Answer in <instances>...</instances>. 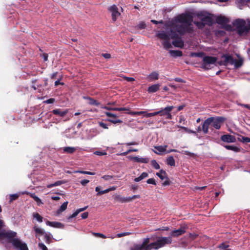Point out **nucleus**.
Listing matches in <instances>:
<instances>
[{"instance_id": "obj_16", "label": "nucleus", "mask_w": 250, "mask_h": 250, "mask_svg": "<svg viewBox=\"0 0 250 250\" xmlns=\"http://www.w3.org/2000/svg\"><path fill=\"white\" fill-rule=\"evenodd\" d=\"M51 112L54 115H58L61 117H63L67 114L68 112V109H66L62 110V109L57 108L53 109Z\"/></svg>"}, {"instance_id": "obj_41", "label": "nucleus", "mask_w": 250, "mask_h": 250, "mask_svg": "<svg viewBox=\"0 0 250 250\" xmlns=\"http://www.w3.org/2000/svg\"><path fill=\"white\" fill-rule=\"evenodd\" d=\"M137 151H138V149H136V148H130V149H129L127 151H126L125 152H122V153H120V155H121V156H125V155H126L127 154H128V153H129L130 152H137Z\"/></svg>"}, {"instance_id": "obj_54", "label": "nucleus", "mask_w": 250, "mask_h": 250, "mask_svg": "<svg viewBox=\"0 0 250 250\" xmlns=\"http://www.w3.org/2000/svg\"><path fill=\"white\" fill-rule=\"evenodd\" d=\"M146 183L147 184H152V185H156V183L155 180V179L154 178L148 179L146 181Z\"/></svg>"}, {"instance_id": "obj_59", "label": "nucleus", "mask_w": 250, "mask_h": 250, "mask_svg": "<svg viewBox=\"0 0 250 250\" xmlns=\"http://www.w3.org/2000/svg\"><path fill=\"white\" fill-rule=\"evenodd\" d=\"M99 125L100 126H101V127H102L104 129H108V128L107 125L103 122H99Z\"/></svg>"}, {"instance_id": "obj_45", "label": "nucleus", "mask_w": 250, "mask_h": 250, "mask_svg": "<svg viewBox=\"0 0 250 250\" xmlns=\"http://www.w3.org/2000/svg\"><path fill=\"white\" fill-rule=\"evenodd\" d=\"M19 197L18 194H14L10 195L9 202L11 203L13 201L17 200Z\"/></svg>"}, {"instance_id": "obj_42", "label": "nucleus", "mask_w": 250, "mask_h": 250, "mask_svg": "<svg viewBox=\"0 0 250 250\" xmlns=\"http://www.w3.org/2000/svg\"><path fill=\"white\" fill-rule=\"evenodd\" d=\"M67 204L68 202H64L60 207L59 209H58V211L60 212L65 210L67 208Z\"/></svg>"}, {"instance_id": "obj_40", "label": "nucleus", "mask_w": 250, "mask_h": 250, "mask_svg": "<svg viewBox=\"0 0 250 250\" xmlns=\"http://www.w3.org/2000/svg\"><path fill=\"white\" fill-rule=\"evenodd\" d=\"M43 235L45 243L48 244H50L51 242L52 238L50 235L46 233L45 232Z\"/></svg>"}, {"instance_id": "obj_2", "label": "nucleus", "mask_w": 250, "mask_h": 250, "mask_svg": "<svg viewBox=\"0 0 250 250\" xmlns=\"http://www.w3.org/2000/svg\"><path fill=\"white\" fill-rule=\"evenodd\" d=\"M175 21L182 23L175 26L176 30L180 35L182 36L187 33H191L193 32L192 24L194 22L193 18L190 13H185L178 15L175 17Z\"/></svg>"}, {"instance_id": "obj_48", "label": "nucleus", "mask_w": 250, "mask_h": 250, "mask_svg": "<svg viewBox=\"0 0 250 250\" xmlns=\"http://www.w3.org/2000/svg\"><path fill=\"white\" fill-rule=\"evenodd\" d=\"M131 234H132V233L131 232H129L120 233H118L117 234L116 237H118V238H120V237H123V236H125L130 235Z\"/></svg>"}, {"instance_id": "obj_28", "label": "nucleus", "mask_w": 250, "mask_h": 250, "mask_svg": "<svg viewBox=\"0 0 250 250\" xmlns=\"http://www.w3.org/2000/svg\"><path fill=\"white\" fill-rule=\"evenodd\" d=\"M167 34L169 35V37L172 39H176L180 37L179 35L172 29H170Z\"/></svg>"}, {"instance_id": "obj_4", "label": "nucleus", "mask_w": 250, "mask_h": 250, "mask_svg": "<svg viewBox=\"0 0 250 250\" xmlns=\"http://www.w3.org/2000/svg\"><path fill=\"white\" fill-rule=\"evenodd\" d=\"M246 24V21L243 19H238L234 21L233 25L236 27L237 33L239 35L248 33V27Z\"/></svg>"}, {"instance_id": "obj_6", "label": "nucleus", "mask_w": 250, "mask_h": 250, "mask_svg": "<svg viewBox=\"0 0 250 250\" xmlns=\"http://www.w3.org/2000/svg\"><path fill=\"white\" fill-rule=\"evenodd\" d=\"M156 36L161 40H163L162 43L165 49H168L172 47L171 44L169 42L170 38L167 33L164 31H159L156 34Z\"/></svg>"}, {"instance_id": "obj_58", "label": "nucleus", "mask_w": 250, "mask_h": 250, "mask_svg": "<svg viewBox=\"0 0 250 250\" xmlns=\"http://www.w3.org/2000/svg\"><path fill=\"white\" fill-rule=\"evenodd\" d=\"M105 114L107 117H113V118H115L117 117V116L116 114L109 112H105Z\"/></svg>"}, {"instance_id": "obj_22", "label": "nucleus", "mask_w": 250, "mask_h": 250, "mask_svg": "<svg viewBox=\"0 0 250 250\" xmlns=\"http://www.w3.org/2000/svg\"><path fill=\"white\" fill-rule=\"evenodd\" d=\"M159 75L157 72L153 71L147 76V78L149 81L157 80L159 79Z\"/></svg>"}, {"instance_id": "obj_10", "label": "nucleus", "mask_w": 250, "mask_h": 250, "mask_svg": "<svg viewBox=\"0 0 250 250\" xmlns=\"http://www.w3.org/2000/svg\"><path fill=\"white\" fill-rule=\"evenodd\" d=\"M156 175L162 180L166 179V180L162 183V185L163 186H168L170 184V181L167 177V174L164 170L161 169L159 172H157Z\"/></svg>"}, {"instance_id": "obj_49", "label": "nucleus", "mask_w": 250, "mask_h": 250, "mask_svg": "<svg viewBox=\"0 0 250 250\" xmlns=\"http://www.w3.org/2000/svg\"><path fill=\"white\" fill-rule=\"evenodd\" d=\"M107 121H108L109 122H111L114 124H117V123H120V124H121L123 123V121L121 120H120V119H118V120H112V119H107L106 120Z\"/></svg>"}, {"instance_id": "obj_35", "label": "nucleus", "mask_w": 250, "mask_h": 250, "mask_svg": "<svg viewBox=\"0 0 250 250\" xmlns=\"http://www.w3.org/2000/svg\"><path fill=\"white\" fill-rule=\"evenodd\" d=\"M100 189H101V187H100V186H97L95 188V190H96V191L97 192V196H100L102 194H104L108 192L107 189H105L104 190H102V191H100Z\"/></svg>"}, {"instance_id": "obj_9", "label": "nucleus", "mask_w": 250, "mask_h": 250, "mask_svg": "<svg viewBox=\"0 0 250 250\" xmlns=\"http://www.w3.org/2000/svg\"><path fill=\"white\" fill-rule=\"evenodd\" d=\"M174 108V106H167L165 108H162L160 110V116L165 117L167 120H171L172 118L171 111Z\"/></svg>"}, {"instance_id": "obj_63", "label": "nucleus", "mask_w": 250, "mask_h": 250, "mask_svg": "<svg viewBox=\"0 0 250 250\" xmlns=\"http://www.w3.org/2000/svg\"><path fill=\"white\" fill-rule=\"evenodd\" d=\"M89 182V180H86V179L83 180H82V181L80 182L81 184L83 186H86V185L87 184H88Z\"/></svg>"}, {"instance_id": "obj_15", "label": "nucleus", "mask_w": 250, "mask_h": 250, "mask_svg": "<svg viewBox=\"0 0 250 250\" xmlns=\"http://www.w3.org/2000/svg\"><path fill=\"white\" fill-rule=\"evenodd\" d=\"M221 140L226 143H235L236 141L235 137L230 134H225L221 136Z\"/></svg>"}, {"instance_id": "obj_34", "label": "nucleus", "mask_w": 250, "mask_h": 250, "mask_svg": "<svg viewBox=\"0 0 250 250\" xmlns=\"http://www.w3.org/2000/svg\"><path fill=\"white\" fill-rule=\"evenodd\" d=\"M30 196L37 202L38 206H40V205L42 204L40 198L37 196L35 193H30Z\"/></svg>"}, {"instance_id": "obj_31", "label": "nucleus", "mask_w": 250, "mask_h": 250, "mask_svg": "<svg viewBox=\"0 0 250 250\" xmlns=\"http://www.w3.org/2000/svg\"><path fill=\"white\" fill-rule=\"evenodd\" d=\"M169 53L172 56L174 57H181L183 55V53L180 50H170Z\"/></svg>"}, {"instance_id": "obj_39", "label": "nucleus", "mask_w": 250, "mask_h": 250, "mask_svg": "<svg viewBox=\"0 0 250 250\" xmlns=\"http://www.w3.org/2000/svg\"><path fill=\"white\" fill-rule=\"evenodd\" d=\"M33 216L34 218H35L39 222H42V217L41 216L39 213L38 212L34 213L33 214Z\"/></svg>"}, {"instance_id": "obj_5", "label": "nucleus", "mask_w": 250, "mask_h": 250, "mask_svg": "<svg viewBox=\"0 0 250 250\" xmlns=\"http://www.w3.org/2000/svg\"><path fill=\"white\" fill-rule=\"evenodd\" d=\"M193 23L198 29L202 30L204 28L206 25L209 26H212L214 23V21L211 16L208 15L207 17L202 18V20L200 21H195Z\"/></svg>"}, {"instance_id": "obj_61", "label": "nucleus", "mask_w": 250, "mask_h": 250, "mask_svg": "<svg viewBox=\"0 0 250 250\" xmlns=\"http://www.w3.org/2000/svg\"><path fill=\"white\" fill-rule=\"evenodd\" d=\"M127 146L138 145L139 143L137 142L133 141L131 142L126 143L125 144Z\"/></svg>"}, {"instance_id": "obj_53", "label": "nucleus", "mask_w": 250, "mask_h": 250, "mask_svg": "<svg viewBox=\"0 0 250 250\" xmlns=\"http://www.w3.org/2000/svg\"><path fill=\"white\" fill-rule=\"evenodd\" d=\"M113 111H127L129 109L125 108V107H114Z\"/></svg>"}, {"instance_id": "obj_14", "label": "nucleus", "mask_w": 250, "mask_h": 250, "mask_svg": "<svg viewBox=\"0 0 250 250\" xmlns=\"http://www.w3.org/2000/svg\"><path fill=\"white\" fill-rule=\"evenodd\" d=\"M222 58H224L223 65L227 66L229 64H233L234 62V59L232 56L229 54H223L222 56Z\"/></svg>"}, {"instance_id": "obj_46", "label": "nucleus", "mask_w": 250, "mask_h": 250, "mask_svg": "<svg viewBox=\"0 0 250 250\" xmlns=\"http://www.w3.org/2000/svg\"><path fill=\"white\" fill-rule=\"evenodd\" d=\"M75 172L80 173H82V174H88V175H94L95 174V172L87 171H83V170L76 171Z\"/></svg>"}, {"instance_id": "obj_26", "label": "nucleus", "mask_w": 250, "mask_h": 250, "mask_svg": "<svg viewBox=\"0 0 250 250\" xmlns=\"http://www.w3.org/2000/svg\"><path fill=\"white\" fill-rule=\"evenodd\" d=\"M128 114L131 115H144L145 117L148 118L146 115L147 114H149L147 111H131Z\"/></svg>"}, {"instance_id": "obj_30", "label": "nucleus", "mask_w": 250, "mask_h": 250, "mask_svg": "<svg viewBox=\"0 0 250 250\" xmlns=\"http://www.w3.org/2000/svg\"><path fill=\"white\" fill-rule=\"evenodd\" d=\"M224 147L228 150H231L235 152H239L240 151L239 147L234 146L224 145Z\"/></svg>"}, {"instance_id": "obj_17", "label": "nucleus", "mask_w": 250, "mask_h": 250, "mask_svg": "<svg viewBox=\"0 0 250 250\" xmlns=\"http://www.w3.org/2000/svg\"><path fill=\"white\" fill-rule=\"evenodd\" d=\"M229 22V21L228 18L221 15L218 16L216 19V22L221 25L224 26Z\"/></svg>"}, {"instance_id": "obj_56", "label": "nucleus", "mask_w": 250, "mask_h": 250, "mask_svg": "<svg viewBox=\"0 0 250 250\" xmlns=\"http://www.w3.org/2000/svg\"><path fill=\"white\" fill-rule=\"evenodd\" d=\"M38 246L40 249H42V250H48V249L46 246L42 243H39Z\"/></svg>"}, {"instance_id": "obj_37", "label": "nucleus", "mask_w": 250, "mask_h": 250, "mask_svg": "<svg viewBox=\"0 0 250 250\" xmlns=\"http://www.w3.org/2000/svg\"><path fill=\"white\" fill-rule=\"evenodd\" d=\"M167 147V145L159 146H155V148L160 152H163L166 150Z\"/></svg>"}, {"instance_id": "obj_20", "label": "nucleus", "mask_w": 250, "mask_h": 250, "mask_svg": "<svg viewBox=\"0 0 250 250\" xmlns=\"http://www.w3.org/2000/svg\"><path fill=\"white\" fill-rule=\"evenodd\" d=\"M161 85L159 83L153 84L148 87L147 92L149 93H153L159 90Z\"/></svg>"}, {"instance_id": "obj_7", "label": "nucleus", "mask_w": 250, "mask_h": 250, "mask_svg": "<svg viewBox=\"0 0 250 250\" xmlns=\"http://www.w3.org/2000/svg\"><path fill=\"white\" fill-rule=\"evenodd\" d=\"M140 197H141L140 195H134L132 196L128 197H123L121 195L117 194H115L113 195V198L115 201L121 203H129L136 199H139Z\"/></svg>"}, {"instance_id": "obj_51", "label": "nucleus", "mask_w": 250, "mask_h": 250, "mask_svg": "<svg viewBox=\"0 0 250 250\" xmlns=\"http://www.w3.org/2000/svg\"><path fill=\"white\" fill-rule=\"evenodd\" d=\"M35 231L36 233L41 235H43L45 233L44 231L39 228H35Z\"/></svg>"}, {"instance_id": "obj_13", "label": "nucleus", "mask_w": 250, "mask_h": 250, "mask_svg": "<svg viewBox=\"0 0 250 250\" xmlns=\"http://www.w3.org/2000/svg\"><path fill=\"white\" fill-rule=\"evenodd\" d=\"M12 244L16 248H19L21 250H27V246L26 244L22 243L18 239L13 238Z\"/></svg>"}, {"instance_id": "obj_44", "label": "nucleus", "mask_w": 250, "mask_h": 250, "mask_svg": "<svg viewBox=\"0 0 250 250\" xmlns=\"http://www.w3.org/2000/svg\"><path fill=\"white\" fill-rule=\"evenodd\" d=\"M151 164L152 166L156 169H159L160 168L159 165L155 160H152L151 161Z\"/></svg>"}, {"instance_id": "obj_38", "label": "nucleus", "mask_w": 250, "mask_h": 250, "mask_svg": "<svg viewBox=\"0 0 250 250\" xmlns=\"http://www.w3.org/2000/svg\"><path fill=\"white\" fill-rule=\"evenodd\" d=\"M205 53L204 52H192L191 53L190 56L193 57H200L202 58L204 56Z\"/></svg>"}, {"instance_id": "obj_23", "label": "nucleus", "mask_w": 250, "mask_h": 250, "mask_svg": "<svg viewBox=\"0 0 250 250\" xmlns=\"http://www.w3.org/2000/svg\"><path fill=\"white\" fill-rule=\"evenodd\" d=\"M46 225L52 227L57 228H62L63 226L61 223L57 222H50L49 221H47Z\"/></svg>"}, {"instance_id": "obj_24", "label": "nucleus", "mask_w": 250, "mask_h": 250, "mask_svg": "<svg viewBox=\"0 0 250 250\" xmlns=\"http://www.w3.org/2000/svg\"><path fill=\"white\" fill-rule=\"evenodd\" d=\"M87 208L88 206H86L84 208H80L77 209L76 211L74 213H73L72 215H70L67 219L68 220H70L73 218L75 217L80 212L85 210Z\"/></svg>"}, {"instance_id": "obj_64", "label": "nucleus", "mask_w": 250, "mask_h": 250, "mask_svg": "<svg viewBox=\"0 0 250 250\" xmlns=\"http://www.w3.org/2000/svg\"><path fill=\"white\" fill-rule=\"evenodd\" d=\"M88 212H84L83 213L81 214V217L82 219H86L88 217Z\"/></svg>"}, {"instance_id": "obj_1", "label": "nucleus", "mask_w": 250, "mask_h": 250, "mask_svg": "<svg viewBox=\"0 0 250 250\" xmlns=\"http://www.w3.org/2000/svg\"><path fill=\"white\" fill-rule=\"evenodd\" d=\"M172 243L171 237H161L152 243H150V238L144 239L142 244H134L130 248V250H151L152 249L158 250L164 247L167 244Z\"/></svg>"}, {"instance_id": "obj_60", "label": "nucleus", "mask_w": 250, "mask_h": 250, "mask_svg": "<svg viewBox=\"0 0 250 250\" xmlns=\"http://www.w3.org/2000/svg\"><path fill=\"white\" fill-rule=\"evenodd\" d=\"M113 177L111 175H104L102 177V178L106 181L110 180Z\"/></svg>"}, {"instance_id": "obj_55", "label": "nucleus", "mask_w": 250, "mask_h": 250, "mask_svg": "<svg viewBox=\"0 0 250 250\" xmlns=\"http://www.w3.org/2000/svg\"><path fill=\"white\" fill-rule=\"evenodd\" d=\"M93 234H94V236L98 237H100V238H104V239L106 238V236L103 233H94Z\"/></svg>"}, {"instance_id": "obj_19", "label": "nucleus", "mask_w": 250, "mask_h": 250, "mask_svg": "<svg viewBox=\"0 0 250 250\" xmlns=\"http://www.w3.org/2000/svg\"><path fill=\"white\" fill-rule=\"evenodd\" d=\"M172 44L175 47L180 48H183L184 45V42L182 41L181 37L174 39V40L172 42Z\"/></svg>"}, {"instance_id": "obj_36", "label": "nucleus", "mask_w": 250, "mask_h": 250, "mask_svg": "<svg viewBox=\"0 0 250 250\" xmlns=\"http://www.w3.org/2000/svg\"><path fill=\"white\" fill-rule=\"evenodd\" d=\"M238 141L243 143H248L250 142V138L243 136H240L238 138Z\"/></svg>"}, {"instance_id": "obj_12", "label": "nucleus", "mask_w": 250, "mask_h": 250, "mask_svg": "<svg viewBox=\"0 0 250 250\" xmlns=\"http://www.w3.org/2000/svg\"><path fill=\"white\" fill-rule=\"evenodd\" d=\"M108 10L111 13L112 20L113 21H116L117 17L121 15L118 11L117 6L116 5H113L108 8Z\"/></svg>"}, {"instance_id": "obj_62", "label": "nucleus", "mask_w": 250, "mask_h": 250, "mask_svg": "<svg viewBox=\"0 0 250 250\" xmlns=\"http://www.w3.org/2000/svg\"><path fill=\"white\" fill-rule=\"evenodd\" d=\"M55 102V99L50 98L44 102L46 104H52Z\"/></svg>"}, {"instance_id": "obj_18", "label": "nucleus", "mask_w": 250, "mask_h": 250, "mask_svg": "<svg viewBox=\"0 0 250 250\" xmlns=\"http://www.w3.org/2000/svg\"><path fill=\"white\" fill-rule=\"evenodd\" d=\"M186 230L185 229V228H181L172 231L171 232L170 235L172 237H176L184 234Z\"/></svg>"}, {"instance_id": "obj_25", "label": "nucleus", "mask_w": 250, "mask_h": 250, "mask_svg": "<svg viewBox=\"0 0 250 250\" xmlns=\"http://www.w3.org/2000/svg\"><path fill=\"white\" fill-rule=\"evenodd\" d=\"M65 183H66V182L64 180L57 181L55 182L54 183L47 185L46 186V188H50L54 187L60 186L62 184H65Z\"/></svg>"}, {"instance_id": "obj_11", "label": "nucleus", "mask_w": 250, "mask_h": 250, "mask_svg": "<svg viewBox=\"0 0 250 250\" xmlns=\"http://www.w3.org/2000/svg\"><path fill=\"white\" fill-rule=\"evenodd\" d=\"M16 232L11 230H5L2 229L0 231V238H4L8 239H13L16 236Z\"/></svg>"}, {"instance_id": "obj_21", "label": "nucleus", "mask_w": 250, "mask_h": 250, "mask_svg": "<svg viewBox=\"0 0 250 250\" xmlns=\"http://www.w3.org/2000/svg\"><path fill=\"white\" fill-rule=\"evenodd\" d=\"M131 159L137 163L146 164L149 162V159L148 158H142L137 156L132 157H131Z\"/></svg>"}, {"instance_id": "obj_47", "label": "nucleus", "mask_w": 250, "mask_h": 250, "mask_svg": "<svg viewBox=\"0 0 250 250\" xmlns=\"http://www.w3.org/2000/svg\"><path fill=\"white\" fill-rule=\"evenodd\" d=\"M196 16L197 18L200 20H202V18H204L206 17H207L208 15L204 14L202 12H199L197 13Z\"/></svg>"}, {"instance_id": "obj_27", "label": "nucleus", "mask_w": 250, "mask_h": 250, "mask_svg": "<svg viewBox=\"0 0 250 250\" xmlns=\"http://www.w3.org/2000/svg\"><path fill=\"white\" fill-rule=\"evenodd\" d=\"M84 98L85 99H87L89 100L88 104L90 105H95L98 106L100 104V103L98 102L97 101L89 97H84Z\"/></svg>"}, {"instance_id": "obj_57", "label": "nucleus", "mask_w": 250, "mask_h": 250, "mask_svg": "<svg viewBox=\"0 0 250 250\" xmlns=\"http://www.w3.org/2000/svg\"><path fill=\"white\" fill-rule=\"evenodd\" d=\"M178 127L179 128H180L181 129H184L185 131L186 132H188V133H195V132L194 131H191V130H189L187 127H184V126H180V125H178Z\"/></svg>"}, {"instance_id": "obj_32", "label": "nucleus", "mask_w": 250, "mask_h": 250, "mask_svg": "<svg viewBox=\"0 0 250 250\" xmlns=\"http://www.w3.org/2000/svg\"><path fill=\"white\" fill-rule=\"evenodd\" d=\"M76 148L74 147L67 146L63 148V152L69 154H72L74 153L76 150Z\"/></svg>"}, {"instance_id": "obj_8", "label": "nucleus", "mask_w": 250, "mask_h": 250, "mask_svg": "<svg viewBox=\"0 0 250 250\" xmlns=\"http://www.w3.org/2000/svg\"><path fill=\"white\" fill-rule=\"evenodd\" d=\"M217 60L215 57L207 56L204 57L203 59L202 67L206 69L210 68V65L214 64Z\"/></svg>"}, {"instance_id": "obj_50", "label": "nucleus", "mask_w": 250, "mask_h": 250, "mask_svg": "<svg viewBox=\"0 0 250 250\" xmlns=\"http://www.w3.org/2000/svg\"><path fill=\"white\" fill-rule=\"evenodd\" d=\"M156 115L160 116V110L158 111L154 112H152V113H149V114H147L146 116L147 117H150L155 116Z\"/></svg>"}, {"instance_id": "obj_52", "label": "nucleus", "mask_w": 250, "mask_h": 250, "mask_svg": "<svg viewBox=\"0 0 250 250\" xmlns=\"http://www.w3.org/2000/svg\"><path fill=\"white\" fill-rule=\"evenodd\" d=\"M94 154L98 156H103L107 154V153L104 151H96L94 152Z\"/></svg>"}, {"instance_id": "obj_43", "label": "nucleus", "mask_w": 250, "mask_h": 250, "mask_svg": "<svg viewBox=\"0 0 250 250\" xmlns=\"http://www.w3.org/2000/svg\"><path fill=\"white\" fill-rule=\"evenodd\" d=\"M243 64V61L242 60H237L236 59H234V62L233 64H234V66L236 68L240 67Z\"/></svg>"}, {"instance_id": "obj_3", "label": "nucleus", "mask_w": 250, "mask_h": 250, "mask_svg": "<svg viewBox=\"0 0 250 250\" xmlns=\"http://www.w3.org/2000/svg\"><path fill=\"white\" fill-rule=\"evenodd\" d=\"M226 121V118L222 116L210 117L207 118L202 124V130L204 133L207 134L210 127L219 129Z\"/></svg>"}, {"instance_id": "obj_33", "label": "nucleus", "mask_w": 250, "mask_h": 250, "mask_svg": "<svg viewBox=\"0 0 250 250\" xmlns=\"http://www.w3.org/2000/svg\"><path fill=\"white\" fill-rule=\"evenodd\" d=\"M146 27V25L145 21H141L134 27L135 30L144 29Z\"/></svg>"}, {"instance_id": "obj_29", "label": "nucleus", "mask_w": 250, "mask_h": 250, "mask_svg": "<svg viewBox=\"0 0 250 250\" xmlns=\"http://www.w3.org/2000/svg\"><path fill=\"white\" fill-rule=\"evenodd\" d=\"M167 164L170 166L174 167L175 166V161L173 156H170L167 158L166 161Z\"/></svg>"}]
</instances>
